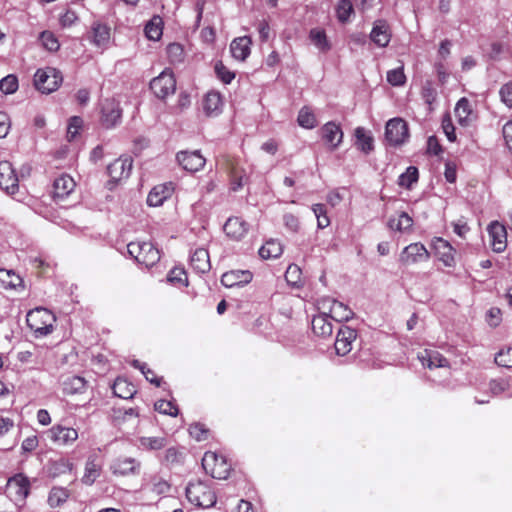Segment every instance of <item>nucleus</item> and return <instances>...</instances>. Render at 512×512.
<instances>
[{
    "label": "nucleus",
    "mask_w": 512,
    "mask_h": 512,
    "mask_svg": "<svg viewBox=\"0 0 512 512\" xmlns=\"http://www.w3.org/2000/svg\"><path fill=\"white\" fill-rule=\"evenodd\" d=\"M252 41L248 36L235 38L230 44V51L236 60L244 61L250 55Z\"/></svg>",
    "instance_id": "27"
},
{
    "label": "nucleus",
    "mask_w": 512,
    "mask_h": 512,
    "mask_svg": "<svg viewBox=\"0 0 512 512\" xmlns=\"http://www.w3.org/2000/svg\"><path fill=\"white\" fill-rule=\"evenodd\" d=\"M430 258V253L426 247L420 243L415 242L406 246L399 257V261L403 265H412L418 262L427 261Z\"/></svg>",
    "instance_id": "12"
},
{
    "label": "nucleus",
    "mask_w": 512,
    "mask_h": 512,
    "mask_svg": "<svg viewBox=\"0 0 512 512\" xmlns=\"http://www.w3.org/2000/svg\"><path fill=\"white\" fill-rule=\"evenodd\" d=\"M40 40L43 46L51 52H55L59 49L60 44L56 36L50 31H44L40 35Z\"/></svg>",
    "instance_id": "53"
},
{
    "label": "nucleus",
    "mask_w": 512,
    "mask_h": 512,
    "mask_svg": "<svg viewBox=\"0 0 512 512\" xmlns=\"http://www.w3.org/2000/svg\"><path fill=\"white\" fill-rule=\"evenodd\" d=\"M222 107L223 100L219 92L210 91L203 97L202 108L206 116H218L222 111Z\"/></svg>",
    "instance_id": "23"
},
{
    "label": "nucleus",
    "mask_w": 512,
    "mask_h": 512,
    "mask_svg": "<svg viewBox=\"0 0 512 512\" xmlns=\"http://www.w3.org/2000/svg\"><path fill=\"white\" fill-rule=\"evenodd\" d=\"M322 138L329 146L330 150L339 147L343 140V131L335 122H327L321 128Z\"/></svg>",
    "instance_id": "20"
},
{
    "label": "nucleus",
    "mask_w": 512,
    "mask_h": 512,
    "mask_svg": "<svg viewBox=\"0 0 512 512\" xmlns=\"http://www.w3.org/2000/svg\"><path fill=\"white\" fill-rule=\"evenodd\" d=\"M495 361L500 366L512 368V347L500 351L496 355Z\"/></svg>",
    "instance_id": "61"
},
{
    "label": "nucleus",
    "mask_w": 512,
    "mask_h": 512,
    "mask_svg": "<svg viewBox=\"0 0 512 512\" xmlns=\"http://www.w3.org/2000/svg\"><path fill=\"white\" fill-rule=\"evenodd\" d=\"M154 408L161 414L169 415V416H177L178 415V407L172 401L167 400H159L154 404Z\"/></svg>",
    "instance_id": "50"
},
{
    "label": "nucleus",
    "mask_w": 512,
    "mask_h": 512,
    "mask_svg": "<svg viewBox=\"0 0 512 512\" xmlns=\"http://www.w3.org/2000/svg\"><path fill=\"white\" fill-rule=\"evenodd\" d=\"M63 392L68 395H74L78 393H82L86 387V380L80 376H69L67 377L63 383Z\"/></svg>",
    "instance_id": "37"
},
{
    "label": "nucleus",
    "mask_w": 512,
    "mask_h": 512,
    "mask_svg": "<svg viewBox=\"0 0 512 512\" xmlns=\"http://www.w3.org/2000/svg\"><path fill=\"white\" fill-rule=\"evenodd\" d=\"M78 20V15L73 10H66L61 16H60V23L63 27H70L73 24H75Z\"/></svg>",
    "instance_id": "62"
},
{
    "label": "nucleus",
    "mask_w": 512,
    "mask_h": 512,
    "mask_svg": "<svg viewBox=\"0 0 512 512\" xmlns=\"http://www.w3.org/2000/svg\"><path fill=\"white\" fill-rule=\"evenodd\" d=\"M167 56L169 62L173 65L181 64L184 62L185 53L182 45L179 43H171L167 46Z\"/></svg>",
    "instance_id": "44"
},
{
    "label": "nucleus",
    "mask_w": 512,
    "mask_h": 512,
    "mask_svg": "<svg viewBox=\"0 0 512 512\" xmlns=\"http://www.w3.org/2000/svg\"><path fill=\"white\" fill-rule=\"evenodd\" d=\"M115 396L122 399L132 398L135 394V386L124 378H117L113 385Z\"/></svg>",
    "instance_id": "38"
},
{
    "label": "nucleus",
    "mask_w": 512,
    "mask_h": 512,
    "mask_svg": "<svg viewBox=\"0 0 512 512\" xmlns=\"http://www.w3.org/2000/svg\"><path fill=\"white\" fill-rule=\"evenodd\" d=\"M501 102L509 109L512 108V81L501 86L499 90Z\"/></svg>",
    "instance_id": "59"
},
{
    "label": "nucleus",
    "mask_w": 512,
    "mask_h": 512,
    "mask_svg": "<svg viewBox=\"0 0 512 512\" xmlns=\"http://www.w3.org/2000/svg\"><path fill=\"white\" fill-rule=\"evenodd\" d=\"M421 95L425 103L431 105L435 102L437 97V92L435 88L433 87V84L431 81H427L424 86L422 87Z\"/></svg>",
    "instance_id": "60"
},
{
    "label": "nucleus",
    "mask_w": 512,
    "mask_h": 512,
    "mask_svg": "<svg viewBox=\"0 0 512 512\" xmlns=\"http://www.w3.org/2000/svg\"><path fill=\"white\" fill-rule=\"evenodd\" d=\"M387 81L392 86H402L406 82V76L404 74L403 67H398L396 69L389 70L387 72Z\"/></svg>",
    "instance_id": "55"
},
{
    "label": "nucleus",
    "mask_w": 512,
    "mask_h": 512,
    "mask_svg": "<svg viewBox=\"0 0 512 512\" xmlns=\"http://www.w3.org/2000/svg\"><path fill=\"white\" fill-rule=\"evenodd\" d=\"M434 249L439 260L446 267H453L455 265V249L447 240L436 238L434 241Z\"/></svg>",
    "instance_id": "22"
},
{
    "label": "nucleus",
    "mask_w": 512,
    "mask_h": 512,
    "mask_svg": "<svg viewBox=\"0 0 512 512\" xmlns=\"http://www.w3.org/2000/svg\"><path fill=\"white\" fill-rule=\"evenodd\" d=\"M186 497L195 506L210 508L216 503L212 488L201 480L190 481L186 487Z\"/></svg>",
    "instance_id": "2"
},
{
    "label": "nucleus",
    "mask_w": 512,
    "mask_h": 512,
    "mask_svg": "<svg viewBox=\"0 0 512 512\" xmlns=\"http://www.w3.org/2000/svg\"><path fill=\"white\" fill-rule=\"evenodd\" d=\"M132 159L130 157H120L114 160L107 167V172L111 181L118 183L130 176L132 170Z\"/></svg>",
    "instance_id": "16"
},
{
    "label": "nucleus",
    "mask_w": 512,
    "mask_h": 512,
    "mask_svg": "<svg viewBox=\"0 0 512 512\" xmlns=\"http://www.w3.org/2000/svg\"><path fill=\"white\" fill-rule=\"evenodd\" d=\"M132 365L142 372L147 381L156 385L157 387L161 385L162 378L157 377L154 371L148 368V366L145 363H142L139 360H134L132 362Z\"/></svg>",
    "instance_id": "47"
},
{
    "label": "nucleus",
    "mask_w": 512,
    "mask_h": 512,
    "mask_svg": "<svg viewBox=\"0 0 512 512\" xmlns=\"http://www.w3.org/2000/svg\"><path fill=\"white\" fill-rule=\"evenodd\" d=\"M189 433L197 441H202L206 438L207 431L202 424L194 423V424L190 425Z\"/></svg>",
    "instance_id": "63"
},
{
    "label": "nucleus",
    "mask_w": 512,
    "mask_h": 512,
    "mask_svg": "<svg viewBox=\"0 0 512 512\" xmlns=\"http://www.w3.org/2000/svg\"><path fill=\"white\" fill-rule=\"evenodd\" d=\"M184 453L178 448L171 447L165 451L164 463L169 466L178 465L183 462Z\"/></svg>",
    "instance_id": "48"
},
{
    "label": "nucleus",
    "mask_w": 512,
    "mask_h": 512,
    "mask_svg": "<svg viewBox=\"0 0 512 512\" xmlns=\"http://www.w3.org/2000/svg\"><path fill=\"white\" fill-rule=\"evenodd\" d=\"M166 444L164 437H140L139 445L145 450H160Z\"/></svg>",
    "instance_id": "46"
},
{
    "label": "nucleus",
    "mask_w": 512,
    "mask_h": 512,
    "mask_svg": "<svg viewBox=\"0 0 512 512\" xmlns=\"http://www.w3.org/2000/svg\"><path fill=\"white\" fill-rule=\"evenodd\" d=\"M150 89L159 99L173 95L176 90V80L171 70L165 69L150 82Z\"/></svg>",
    "instance_id": "8"
},
{
    "label": "nucleus",
    "mask_w": 512,
    "mask_h": 512,
    "mask_svg": "<svg viewBox=\"0 0 512 512\" xmlns=\"http://www.w3.org/2000/svg\"><path fill=\"white\" fill-rule=\"evenodd\" d=\"M110 40V28L102 23L96 22L92 25V41L98 47H104Z\"/></svg>",
    "instance_id": "35"
},
{
    "label": "nucleus",
    "mask_w": 512,
    "mask_h": 512,
    "mask_svg": "<svg viewBox=\"0 0 512 512\" xmlns=\"http://www.w3.org/2000/svg\"><path fill=\"white\" fill-rule=\"evenodd\" d=\"M413 226V219L406 212H401L397 217L388 220V227L398 232H408Z\"/></svg>",
    "instance_id": "36"
},
{
    "label": "nucleus",
    "mask_w": 512,
    "mask_h": 512,
    "mask_svg": "<svg viewBox=\"0 0 512 512\" xmlns=\"http://www.w3.org/2000/svg\"><path fill=\"white\" fill-rule=\"evenodd\" d=\"M248 224L239 217H230L224 224V232L232 239L239 240L248 232Z\"/></svg>",
    "instance_id": "26"
},
{
    "label": "nucleus",
    "mask_w": 512,
    "mask_h": 512,
    "mask_svg": "<svg viewBox=\"0 0 512 512\" xmlns=\"http://www.w3.org/2000/svg\"><path fill=\"white\" fill-rule=\"evenodd\" d=\"M371 40L379 47L388 46L391 40L389 25L384 20H377L370 33Z\"/></svg>",
    "instance_id": "25"
},
{
    "label": "nucleus",
    "mask_w": 512,
    "mask_h": 512,
    "mask_svg": "<svg viewBox=\"0 0 512 512\" xmlns=\"http://www.w3.org/2000/svg\"><path fill=\"white\" fill-rule=\"evenodd\" d=\"M418 359L423 366H426L429 369L446 367L448 365L447 359L435 350H424L423 352L419 353Z\"/></svg>",
    "instance_id": "29"
},
{
    "label": "nucleus",
    "mask_w": 512,
    "mask_h": 512,
    "mask_svg": "<svg viewBox=\"0 0 512 512\" xmlns=\"http://www.w3.org/2000/svg\"><path fill=\"white\" fill-rule=\"evenodd\" d=\"M297 122L301 127L305 129H313L317 125V120L314 113L307 106L300 109Z\"/></svg>",
    "instance_id": "42"
},
{
    "label": "nucleus",
    "mask_w": 512,
    "mask_h": 512,
    "mask_svg": "<svg viewBox=\"0 0 512 512\" xmlns=\"http://www.w3.org/2000/svg\"><path fill=\"white\" fill-rule=\"evenodd\" d=\"M217 77L225 84H230L235 78V73L229 70L221 61H217L214 66Z\"/></svg>",
    "instance_id": "51"
},
{
    "label": "nucleus",
    "mask_w": 512,
    "mask_h": 512,
    "mask_svg": "<svg viewBox=\"0 0 512 512\" xmlns=\"http://www.w3.org/2000/svg\"><path fill=\"white\" fill-rule=\"evenodd\" d=\"M353 10V4L350 0H339L336 6L337 19L342 23L349 21Z\"/></svg>",
    "instance_id": "45"
},
{
    "label": "nucleus",
    "mask_w": 512,
    "mask_h": 512,
    "mask_svg": "<svg viewBox=\"0 0 512 512\" xmlns=\"http://www.w3.org/2000/svg\"><path fill=\"white\" fill-rule=\"evenodd\" d=\"M502 133L506 146L510 151H512V120H509L504 124Z\"/></svg>",
    "instance_id": "64"
},
{
    "label": "nucleus",
    "mask_w": 512,
    "mask_h": 512,
    "mask_svg": "<svg viewBox=\"0 0 512 512\" xmlns=\"http://www.w3.org/2000/svg\"><path fill=\"white\" fill-rule=\"evenodd\" d=\"M312 210L317 218V226L324 229L330 225V219L327 216V210L324 204H314Z\"/></svg>",
    "instance_id": "49"
},
{
    "label": "nucleus",
    "mask_w": 512,
    "mask_h": 512,
    "mask_svg": "<svg viewBox=\"0 0 512 512\" xmlns=\"http://www.w3.org/2000/svg\"><path fill=\"white\" fill-rule=\"evenodd\" d=\"M312 43L322 52L330 50L331 46L327 39L326 33L322 29L314 28L309 34Z\"/></svg>",
    "instance_id": "41"
},
{
    "label": "nucleus",
    "mask_w": 512,
    "mask_h": 512,
    "mask_svg": "<svg viewBox=\"0 0 512 512\" xmlns=\"http://www.w3.org/2000/svg\"><path fill=\"white\" fill-rule=\"evenodd\" d=\"M168 281L174 284L187 285V274L183 268H173L168 274Z\"/></svg>",
    "instance_id": "58"
},
{
    "label": "nucleus",
    "mask_w": 512,
    "mask_h": 512,
    "mask_svg": "<svg viewBox=\"0 0 512 512\" xmlns=\"http://www.w3.org/2000/svg\"><path fill=\"white\" fill-rule=\"evenodd\" d=\"M18 89V79L15 75L9 74L0 80V90L5 94H13Z\"/></svg>",
    "instance_id": "52"
},
{
    "label": "nucleus",
    "mask_w": 512,
    "mask_h": 512,
    "mask_svg": "<svg viewBox=\"0 0 512 512\" xmlns=\"http://www.w3.org/2000/svg\"><path fill=\"white\" fill-rule=\"evenodd\" d=\"M101 123L106 128L115 127L122 117V109L114 98H106L101 101Z\"/></svg>",
    "instance_id": "11"
},
{
    "label": "nucleus",
    "mask_w": 512,
    "mask_h": 512,
    "mask_svg": "<svg viewBox=\"0 0 512 512\" xmlns=\"http://www.w3.org/2000/svg\"><path fill=\"white\" fill-rule=\"evenodd\" d=\"M253 274L249 270H231L224 273L221 283L228 288L243 286L251 282Z\"/></svg>",
    "instance_id": "21"
},
{
    "label": "nucleus",
    "mask_w": 512,
    "mask_h": 512,
    "mask_svg": "<svg viewBox=\"0 0 512 512\" xmlns=\"http://www.w3.org/2000/svg\"><path fill=\"white\" fill-rule=\"evenodd\" d=\"M0 188L8 194H15L19 188L18 177L8 161L0 162Z\"/></svg>",
    "instance_id": "14"
},
{
    "label": "nucleus",
    "mask_w": 512,
    "mask_h": 512,
    "mask_svg": "<svg viewBox=\"0 0 512 512\" xmlns=\"http://www.w3.org/2000/svg\"><path fill=\"white\" fill-rule=\"evenodd\" d=\"M102 466L100 457L95 453L90 454L85 462L84 473L81 478L82 483L87 486L94 484L101 475Z\"/></svg>",
    "instance_id": "19"
},
{
    "label": "nucleus",
    "mask_w": 512,
    "mask_h": 512,
    "mask_svg": "<svg viewBox=\"0 0 512 512\" xmlns=\"http://www.w3.org/2000/svg\"><path fill=\"white\" fill-rule=\"evenodd\" d=\"M419 172L415 166H409L404 173L398 178V185L404 188H411V186L418 181Z\"/></svg>",
    "instance_id": "43"
},
{
    "label": "nucleus",
    "mask_w": 512,
    "mask_h": 512,
    "mask_svg": "<svg viewBox=\"0 0 512 512\" xmlns=\"http://www.w3.org/2000/svg\"><path fill=\"white\" fill-rule=\"evenodd\" d=\"M63 77L59 70L53 67L38 69L34 75V86L43 94L56 91L62 84Z\"/></svg>",
    "instance_id": "4"
},
{
    "label": "nucleus",
    "mask_w": 512,
    "mask_h": 512,
    "mask_svg": "<svg viewBox=\"0 0 512 512\" xmlns=\"http://www.w3.org/2000/svg\"><path fill=\"white\" fill-rule=\"evenodd\" d=\"M319 314L312 318V330L321 337H328L333 332L331 317L327 315V311L319 310Z\"/></svg>",
    "instance_id": "24"
},
{
    "label": "nucleus",
    "mask_w": 512,
    "mask_h": 512,
    "mask_svg": "<svg viewBox=\"0 0 512 512\" xmlns=\"http://www.w3.org/2000/svg\"><path fill=\"white\" fill-rule=\"evenodd\" d=\"M23 283L22 278L13 270L0 268V287L2 289H17Z\"/></svg>",
    "instance_id": "33"
},
{
    "label": "nucleus",
    "mask_w": 512,
    "mask_h": 512,
    "mask_svg": "<svg viewBox=\"0 0 512 512\" xmlns=\"http://www.w3.org/2000/svg\"><path fill=\"white\" fill-rule=\"evenodd\" d=\"M146 36L151 40H158L162 35L161 19L155 18L145 27Z\"/></svg>",
    "instance_id": "56"
},
{
    "label": "nucleus",
    "mask_w": 512,
    "mask_h": 512,
    "mask_svg": "<svg viewBox=\"0 0 512 512\" xmlns=\"http://www.w3.org/2000/svg\"><path fill=\"white\" fill-rule=\"evenodd\" d=\"M70 493L66 488L53 487L48 495V505L51 508H57L63 505L69 498Z\"/></svg>",
    "instance_id": "40"
},
{
    "label": "nucleus",
    "mask_w": 512,
    "mask_h": 512,
    "mask_svg": "<svg viewBox=\"0 0 512 512\" xmlns=\"http://www.w3.org/2000/svg\"><path fill=\"white\" fill-rule=\"evenodd\" d=\"M47 434L50 441L60 447L72 446L79 437L77 429L62 424L53 425Z\"/></svg>",
    "instance_id": "9"
},
{
    "label": "nucleus",
    "mask_w": 512,
    "mask_h": 512,
    "mask_svg": "<svg viewBox=\"0 0 512 512\" xmlns=\"http://www.w3.org/2000/svg\"><path fill=\"white\" fill-rule=\"evenodd\" d=\"M357 331L348 326L341 327L335 340V351L340 356L347 355L353 347V342L356 340Z\"/></svg>",
    "instance_id": "15"
},
{
    "label": "nucleus",
    "mask_w": 512,
    "mask_h": 512,
    "mask_svg": "<svg viewBox=\"0 0 512 512\" xmlns=\"http://www.w3.org/2000/svg\"><path fill=\"white\" fill-rule=\"evenodd\" d=\"M30 486L29 478L19 473L8 479L5 492L15 504L21 505L30 493Z\"/></svg>",
    "instance_id": "6"
},
{
    "label": "nucleus",
    "mask_w": 512,
    "mask_h": 512,
    "mask_svg": "<svg viewBox=\"0 0 512 512\" xmlns=\"http://www.w3.org/2000/svg\"><path fill=\"white\" fill-rule=\"evenodd\" d=\"M190 265L200 273L209 271L211 265L208 251L205 248L195 249L190 257Z\"/></svg>",
    "instance_id": "30"
},
{
    "label": "nucleus",
    "mask_w": 512,
    "mask_h": 512,
    "mask_svg": "<svg viewBox=\"0 0 512 512\" xmlns=\"http://www.w3.org/2000/svg\"><path fill=\"white\" fill-rule=\"evenodd\" d=\"M127 251L139 264L146 267H151L160 260L159 250L150 242H130L127 245Z\"/></svg>",
    "instance_id": "3"
},
{
    "label": "nucleus",
    "mask_w": 512,
    "mask_h": 512,
    "mask_svg": "<svg viewBox=\"0 0 512 512\" xmlns=\"http://www.w3.org/2000/svg\"><path fill=\"white\" fill-rule=\"evenodd\" d=\"M83 126L82 118L78 116H73L69 119L67 126V139L68 141H72L79 134L80 130Z\"/></svg>",
    "instance_id": "54"
},
{
    "label": "nucleus",
    "mask_w": 512,
    "mask_h": 512,
    "mask_svg": "<svg viewBox=\"0 0 512 512\" xmlns=\"http://www.w3.org/2000/svg\"><path fill=\"white\" fill-rule=\"evenodd\" d=\"M172 194V188L167 184L155 186L147 196V204L152 207L161 206Z\"/></svg>",
    "instance_id": "31"
},
{
    "label": "nucleus",
    "mask_w": 512,
    "mask_h": 512,
    "mask_svg": "<svg viewBox=\"0 0 512 512\" xmlns=\"http://www.w3.org/2000/svg\"><path fill=\"white\" fill-rule=\"evenodd\" d=\"M177 161L183 169L190 172H197L201 170L206 162V159L199 151H181L177 153Z\"/></svg>",
    "instance_id": "18"
},
{
    "label": "nucleus",
    "mask_w": 512,
    "mask_h": 512,
    "mask_svg": "<svg viewBox=\"0 0 512 512\" xmlns=\"http://www.w3.org/2000/svg\"><path fill=\"white\" fill-rule=\"evenodd\" d=\"M140 464L130 457L116 459L110 469L114 475L126 476L138 471Z\"/></svg>",
    "instance_id": "28"
},
{
    "label": "nucleus",
    "mask_w": 512,
    "mask_h": 512,
    "mask_svg": "<svg viewBox=\"0 0 512 512\" xmlns=\"http://www.w3.org/2000/svg\"><path fill=\"white\" fill-rule=\"evenodd\" d=\"M408 138L409 128L404 119L395 117L388 120L385 126V141L390 146H401L408 140Z\"/></svg>",
    "instance_id": "5"
},
{
    "label": "nucleus",
    "mask_w": 512,
    "mask_h": 512,
    "mask_svg": "<svg viewBox=\"0 0 512 512\" xmlns=\"http://www.w3.org/2000/svg\"><path fill=\"white\" fill-rule=\"evenodd\" d=\"M455 117L461 126H468L471 121V106L466 98H461L454 109Z\"/></svg>",
    "instance_id": "34"
},
{
    "label": "nucleus",
    "mask_w": 512,
    "mask_h": 512,
    "mask_svg": "<svg viewBox=\"0 0 512 512\" xmlns=\"http://www.w3.org/2000/svg\"><path fill=\"white\" fill-rule=\"evenodd\" d=\"M26 322L35 336L41 337L52 333L56 317L50 310L37 307L27 313Z\"/></svg>",
    "instance_id": "1"
},
{
    "label": "nucleus",
    "mask_w": 512,
    "mask_h": 512,
    "mask_svg": "<svg viewBox=\"0 0 512 512\" xmlns=\"http://www.w3.org/2000/svg\"><path fill=\"white\" fill-rule=\"evenodd\" d=\"M489 243L492 250L502 253L507 247V231L504 225L498 221L491 222L487 227Z\"/></svg>",
    "instance_id": "13"
},
{
    "label": "nucleus",
    "mask_w": 512,
    "mask_h": 512,
    "mask_svg": "<svg viewBox=\"0 0 512 512\" xmlns=\"http://www.w3.org/2000/svg\"><path fill=\"white\" fill-rule=\"evenodd\" d=\"M356 147L362 152L368 154L374 149V140L369 131L363 127L355 129Z\"/></svg>",
    "instance_id": "32"
},
{
    "label": "nucleus",
    "mask_w": 512,
    "mask_h": 512,
    "mask_svg": "<svg viewBox=\"0 0 512 512\" xmlns=\"http://www.w3.org/2000/svg\"><path fill=\"white\" fill-rule=\"evenodd\" d=\"M202 466L206 473L216 479H226L231 469L224 456L211 451L204 454Z\"/></svg>",
    "instance_id": "7"
},
{
    "label": "nucleus",
    "mask_w": 512,
    "mask_h": 512,
    "mask_svg": "<svg viewBox=\"0 0 512 512\" xmlns=\"http://www.w3.org/2000/svg\"><path fill=\"white\" fill-rule=\"evenodd\" d=\"M441 127H442V130H443L444 134L446 135L447 139L450 142H455L457 139L456 133H455V127L452 123V119L449 114H445L443 116Z\"/></svg>",
    "instance_id": "57"
},
{
    "label": "nucleus",
    "mask_w": 512,
    "mask_h": 512,
    "mask_svg": "<svg viewBox=\"0 0 512 512\" xmlns=\"http://www.w3.org/2000/svg\"><path fill=\"white\" fill-rule=\"evenodd\" d=\"M318 309L327 311V315L337 322L350 320L354 313L344 303L331 298H322L318 301Z\"/></svg>",
    "instance_id": "10"
},
{
    "label": "nucleus",
    "mask_w": 512,
    "mask_h": 512,
    "mask_svg": "<svg viewBox=\"0 0 512 512\" xmlns=\"http://www.w3.org/2000/svg\"><path fill=\"white\" fill-rule=\"evenodd\" d=\"M76 183L68 174H62L55 178L53 182L52 197L56 202H61L67 198L75 189Z\"/></svg>",
    "instance_id": "17"
},
{
    "label": "nucleus",
    "mask_w": 512,
    "mask_h": 512,
    "mask_svg": "<svg viewBox=\"0 0 512 512\" xmlns=\"http://www.w3.org/2000/svg\"><path fill=\"white\" fill-rule=\"evenodd\" d=\"M282 252V244L274 239L266 241V243L259 249V255L263 259L278 258Z\"/></svg>",
    "instance_id": "39"
}]
</instances>
